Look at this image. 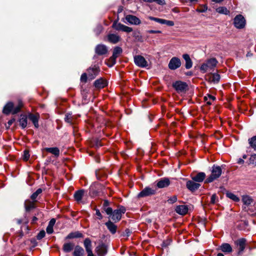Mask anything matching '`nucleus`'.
I'll use <instances>...</instances> for the list:
<instances>
[{"mask_svg":"<svg viewBox=\"0 0 256 256\" xmlns=\"http://www.w3.org/2000/svg\"><path fill=\"white\" fill-rule=\"evenodd\" d=\"M148 18L150 19V20L155 21V22H158L160 24H162V23L163 19H162V18H154V17H152L151 16H148Z\"/></svg>","mask_w":256,"mask_h":256,"instance_id":"obj_44","label":"nucleus"},{"mask_svg":"<svg viewBox=\"0 0 256 256\" xmlns=\"http://www.w3.org/2000/svg\"><path fill=\"white\" fill-rule=\"evenodd\" d=\"M74 244L72 243H65L63 246V250L66 252H70L74 248Z\"/></svg>","mask_w":256,"mask_h":256,"instance_id":"obj_34","label":"nucleus"},{"mask_svg":"<svg viewBox=\"0 0 256 256\" xmlns=\"http://www.w3.org/2000/svg\"><path fill=\"white\" fill-rule=\"evenodd\" d=\"M37 220V218L36 216L33 217L32 218V222H34L35 221Z\"/></svg>","mask_w":256,"mask_h":256,"instance_id":"obj_64","label":"nucleus"},{"mask_svg":"<svg viewBox=\"0 0 256 256\" xmlns=\"http://www.w3.org/2000/svg\"><path fill=\"white\" fill-rule=\"evenodd\" d=\"M125 19L126 22L130 24L139 25L141 24V20L140 18L134 15H126L125 17Z\"/></svg>","mask_w":256,"mask_h":256,"instance_id":"obj_13","label":"nucleus"},{"mask_svg":"<svg viewBox=\"0 0 256 256\" xmlns=\"http://www.w3.org/2000/svg\"><path fill=\"white\" fill-rule=\"evenodd\" d=\"M208 81L214 84H218L220 80V75L218 73H212L208 76Z\"/></svg>","mask_w":256,"mask_h":256,"instance_id":"obj_18","label":"nucleus"},{"mask_svg":"<svg viewBox=\"0 0 256 256\" xmlns=\"http://www.w3.org/2000/svg\"><path fill=\"white\" fill-rule=\"evenodd\" d=\"M95 52L98 55H103L107 53L108 48L104 44H98L96 47Z\"/></svg>","mask_w":256,"mask_h":256,"instance_id":"obj_19","label":"nucleus"},{"mask_svg":"<svg viewBox=\"0 0 256 256\" xmlns=\"http://www.w3.org/2000/svg\"><path fill=\"white\" fill-rule=\"evenodd\" d=\"M104 210L106 213V214L110 215V216H112L113 212L112 209L110 207L104 208Z\"/></svg>","mask_w":256,"mask_h":256,"instance_id":"obj_50","label":"nucleus"},{"mask_svg":"<svg viewBox=\"0 0 256 256\" xmlns=\"http://www.w3.org/2000/svg\"><path fill=\"white\" fill-rule=\"evenodd\" d=\"M234 24L236 28H242L245 26L246 20L242 15H237L234 20Z\"/></svg>","mask_w":256,"mask_h":256,"instance_id":"obj_7","label":"nucleus"},{"mask_svg":"<svg viewBox=\"0 0 256 256\" xmlns=\"http://www.w3.org/2000/svg\"><path fill=\"white\" fill-rule=\"evenodd\" d=\"M109 204V202L108 200H106L104 201V204H103V207L104 208H108V206Z\"/></svg>","mask_w":256,"mask_h":256,"instance_id":"obj_59","label":"nucleus"},{"mask_svg":"<svg viewBox=\"0 0 256 256\" xmlns=\"http://www.w3.org/2000/svg\"><path fill=\"white\" fill-rule=\"evenodd\" d=\"M147 33L148 34H160L162 32L160 30H148L146 31Z\"/></svg>","mask_w":256,"mask_h":256,"instance_id":"obj_54","label":"nucleus"},{"mask_svg":"<svg viewBox=\"0 0 256 256\" xmlns=\"http://www.w3.org/2000/svg\"><path fill=\"white\" fill-rule=\"evenodd\" d=\"M206 10H207V6H204V8L203 9L202 8H201L200 10L197 9L196 11L198 12H205Z\"/></svg>","mask_w":256,"mask_h":256,"instance_id":"obj_57","label":"nucleus"},{"mask_svg":"<svg viewBox=\"0 0 256 256\" xmlns=\"http://www.w3.org/2000/svg\"><path fill=\"white\" fill-rule=\"evenodd\" d=\"M212 2H214L216 3H219L223 1L224 0H212Z\"/></svg>","mask_w":256,"mask_h":256,"instance_id":"obj_63","label":"nucleus"},{"mask_svg":"<svg viewBox=\"0 0 256 256\" xmlns=\"http://www.w3.org/2000/svg\"><path fill=\"white\" fill-rule=\"evenodd\" d=\"M170 184V181L168 178H161L156 183L157 187L160 188L168 187Z\"/></svg>","mask_w":256,"mask_h":256,"instance_id":"obj_17","label":"nucleus"},{"mask_svg":"<svg viewBox=\"0 0 256 256\" xmlns=\"http://www.w3.org/2000/svg\"><path fill=\"white\" fill-rule=\"evenodd\" d=\"M56 223V220L54 218H52L50 220L48 223V226L53 227Z\"/></svg>","mask_w":256,"mask_h":256,"instance_id":"obj_55","label":"nucleus"},{"mask_svg":"<svg viewBox=\"0 0 256 256\" xmlns=\"http://www.w3.org/2000/svg\"><path fill=\"white\" fill-rule=\"evenodd\" d=\"M222 170L220 166H214L212 168L211 174L207 178L206 182H211L218 178L222 174Z\"/></svg>","mask_w":256,"mask_h":256,"instance_id":"obj_2","label":"nucleus"},{"mask_svg":"<svg viewBox=\"0 0 256 256\" xmlns=\"http://www.w3.org/2000/svg\"><path fill=\"white\" fill-rule=\"evenodd\" d=\"M44 150L48 152H49L56 156H58L60 154V150L58 148H46Z\"/></svg>","mask_w":256,"mask_h":256,"instance_id":"obj_30","label":"nucleus"},{"mask_svg":"<svg viewBox=\"0 0 256 256\" xmlns=\"http://www.w3.org/2000/svg\"><path fill=\"white\" fill-rule=\"evenodd\" d=\"M20 124L22 128H24L27 126V118L25 116H22L20 120Z\"/></svg>","mask_w":256,"mask_h":256,"instance_id":"obj_35","label":"nucleus"},{"mask_svg":"<svg viewBox=\"0 0 256 256\" xmlns=\"http://www.w3.org/2000/svg\"><path fill=\"white\" fill-rule=\"evenodd\" d=\"M105 224L108 230L112 234H114L116 232L117 226L112 222L108 220Z\"/></svg>","mask_w":256,"mask_h":256,"instance_id":"obj_24","label":"nucleus"},{"mask_svg":"<svg viewBox=\"0 0 256 256\" xmlns=\"http://www.w3.org/2000/svg\"><path fill=\"white\" fill-rule=\"evenodd\" d=\"M14 121H15L14 118H12V119L10 120H8V127L9 128L14 123Z\"/></svg>","mask_w":256,"mask_h":256,"instance_id":"obj_58","label":"nucleus"},{"mask_svg":"<svg viewBox=\"0 0 256 256\" xmlns=\"http://www.w3.org/2000/svg\"><path fill=\"white\" fill-rule=\"evenodd\" d=\"M182 64L180 60L178 57H172L168 64V68L171 70H175L179 68Z\"/></svg>","mask_w":256,"mask_h":256,"instance_id":"obj_9","label":"nucleus"},{"mask_svg":"<svg viewBox=\"0 0 256 256\" xmlns=\"http://www.w3.org/2000/svg\"><path fill=\"white\" fill-rule=\"evenodd\" d=\"M99 72V68L96 66L92 68H90L87 70L88 78L91 80L94 79L98 74Z\"/></svg>","mask_w":256,"mask_h":256,"instance_id":"obj_14","label":"nucleus"},{"mask_svg":"<svg viewBox=\"0 0 256 256\" xmlns=\"http://www.w3.org/2000/svg\"><path fill=\"white\" fill-rule=\"evenodd\" d=\"M95 250L98 256H104L107 253L108 248L104 244L101 243L96 247Z\"/></svg>","mask_w":256,"mask_h":256,"instance_id":"obj_15","label":"nucleus"},{"mask_svg":"<svg viewBox=\"0 0 256 256\" xmlns=\"http://www.w3.org/2000/svg\"><path fill=\"white\" fill-rule=\"evenodd\" d=\"M244 162V160L242 158H240L238 160V163L240 164H242Z\"/></svg>","mask_w":256,"mask_h":256,"instance_id":"obj_61","label":"nucleus"},{"mask_svg":"<svg viewBox=\"0 0 256 256\" xmlns=\"http://www.w3.org/2000/svg\"><path fill=\"white\" fill-rule=\"evenodd\" d=\"M162 24H166L168 26H174V22L172 20H166L163 19Z\"/></svg>","mask_w":256,"mask_h":256,"instance_id":"obj_45","label":"nucleus"},{"mask_svg":"<svg viewBox=\"0 0 256 256\" xmlns=\"http://www.w3.org/2000/svg\"><path fill=\"white\" fill-rule=\"evenodd\" d=\"M204 99L208 104L210 105L212 104V102L216 100V98L210 94H208L207 96H204Z\"/></svg>","mask_w":256,"mask_h":256,"instance_id":"obj_39","label":"nucleus"},{"mask_svg":"<svg viewBox=\"0 0 256 256\" xmlns=\"http://www.w3.org/2000/svg\"><path fill=\"white\" fill-rule=\"evenodd\" d=\"M182 58L186 61L185 67L186 69L190 68L192 66V62L188 54H184Z\"/></svg>","mask_w":256,"mask_h":256,"instance_id":"obj_26","label":"nucleus"},{"mask_svg":"<svg viewBox=\"0 0 256 256\" xmlns=\"http://www.w3.org/2000/svg\"><path fill=\"white\" fill-rule=\"evenodd\" d=\"M220 249L222 252L227 253H230L232 250L231 246L228 243H224L222 244Z\"/></svg>","mask_w":256,"mask_h":256,"instance_id":"obj_28","label":"nucleus"},{"mask_svg":"<svg viewBox=\"0 0 256 256\" xmlns=\"http://www.w3.org/2000/svg\"><path fill=\"white\" fill-rule=\"evenodd\" d=\"M156 190L150 187H146L138 194V198H143L151 196L156 194Z\"/></svg>","mask_w":256,"mask_h":256,"instance_id":"obj_12","label":"nucleus"},{"mask_svg":"<svg viewBox=\"0 0 256 256\" xmlns=\"http://www.w3.org/2000/svg\"><path fill=\"white\" fill-rule=\"evenodd\" d=\"M217 200L218 196L216 194H213L211 196L210 203L212 204H214L216 202Z\"/></svg>","mask_w":256,"mask_h":256,"instance_id":"obj_49","label":"nucleus"},{"mask_svg":"<svg viewBox=\"0 0 256 256\" xmlns=\"http://www.w3.org/2000/svg\"><path fill=\"white\" fill-rule=\"evenodd\" d=\"M64 120L66 122L72 124L73 120V116L72 114L66 113L65 115Z\"/></svg>","mask_w":256,"mask_h":256,"instance_id":"obj_41","label":"nucleus"},{"mask_svg":"<svg viewBox=\"0 0 256 256\" xmlns=\"http://www.w3.org/2000/svg\"><path fill=\"white\" fill-rule=\"evenodd\" d=\"M122 50L119 46H116L114 49L112 56L110 58L109 62H111L110 64H108V66H112L116 62V58L122 53Z\"/></svg>","mask_w":256,"mask_h":256,"instance_id":"obj_8","label":"nucleus"},{"mask_svg":"<svg viewBox=\"0 0 256 256\" xmlns=\"http://www.w3.org/2000/svg\"><path fill=\"white\" fill-rule=\"evenodd\" d=\"M206 174L204 172H200L196 175L191 176L192 180L197 182H203L206 178Z\"/></svg>","mask_w":256,"mask_h":256,"instance_id":"obj_20","label":"nucleus"},{"mask_svg":"<svg viewBox=\"0 0 256 256\" xmlns=\"http://www.w3.org/2000/svg\"><path fill=\"white\" fill-rule=\"evenodd\" d=\"M84 194V190H80L76 191L74 194V197L75 200L78 202H80L81 201L82 196Z\"/></svg>","mask_w":256,"mask_h":256,"instance_id":"obj_32","label":"nucleus"},{"mask_svg":"<svg viewBox=\"0 0 256 256\" xmlns=\"http://www.w3.org/2000/svg\"><path fill=\"white\" fill-rule=\"evenodd\" d=\"M34 202H32L29 200H27L24 202V207L26 212L30 211L32 209L34 208Z\"/></svg>","mask_w":256,"mask_h":256,"instance_id":"obj_27","label":"nucleus"},{"mask_svg":"<svg viewBox=\"0 0 256 256\" xmlns=\"http://www.w3.org/2000/svg\"><path fill=\"white\" fill-rule=\"evenodd\" d=\"M126 212V208L124 206H120L114 210L111 219L115 222H118L122 218V215Z\"/></svg>","mask_w":256,"mask_h":256,"instance_id":"obj_5","label":"nucleus"},{"mask_svg":"<svg viewBox=\"0 0 256 256\" xmlns=\"http://www.w3.org/2000/svg\"><path fill=\"white\" fill-rule=\"evenodd\" d=\"M172 86L178 93H184L188 89L186 83L180 80L174 82Z\"/></svg>","mask_w":256,"mask_h":256,"instance_id":"obj_4","label":"nucleus"},{"mask_svg":"<svg viewBox=\"0 0 256 256\" xmlns=\"http://www.w3.org/2000/svg\"><path fill=\"white\" fill-rule=\"evenodd\" d=\"M45 232L44 230H41L39 232L36 236V238L38 240H40L42 239L45 236Z\"/></svg>","mask_w":256,"mask_h":256,"instance_id":"obj_46","label":"nucleus"},{"mask_svg":"<svg viewBox=\"0 0 256 256\" xmlns=\"http://www.w3.org/2000/svg\"><path fill=\"white\" fill-rule=\"evenodd\" d=\"M46 230L47 233L48 234H51L54 232V230H53V227L50 226H47Z\"/></svg>","mask_w":256,"mask_h":256,"instance_id":"obj_53","label":"nucleus"},{"mask_svg":"<svg viewBox=\"0 0 256 256\" xmlns=\"http://www.w3.org/2000/svg\"><path fill=\"white\" fill-rule=\"evenodd\" d=\"M107 38L108 41L112 44L118 43L120 39V38L119 36L114 34H108Z\"/></svg>","mask_w":256,"mask_h":256,"instance_id":"obj_21","label":"nucleus"},{"mask_svg":"<svg viewBox=\"0 0 256 256\" xmlns=\"http://www.w3.org/2000/svg\"><path fill=\"white\" fill-rule=\"evenodd\" d=\"M250 163L256 166V154H254L250 156Z\"/></svg>","mask_w":256,"mask_h":256,"instance_id":"obj_43","label":"nucleus"},{"mask_svg":"<svg viewBox=\"0 0 256 256\" xmlns=\"http://www.w3.org/2000/svg\"><path fill=\"white\" fill-rule=\"evenodd\" d=\"M22 106V101H20L18 106L14 107V104L12 102H8L4 108L3 112L6 114L12 112L13 114H16L20 111L21 108Z\"/></svg>","mask_w":256,"mask_h":256,"instance_id":"obj_1","label":"nucleus"},{"mask_svg":"<svg viewBox=\"0 0 256 256\" xmlns=\"http://www.w3.org/2000/svg\"><path fill=\"white\" fill-rule=\"evenodd\" d=\"M30 158V154L28 151L24 150V152L23 158L24 160H28Z\"/></svg>","mask_w":256,"mask_h":256,"instance_id":"obj_51","label":"nucleus"},{"mask_svg":"<svg viewBox=\"0 0 256 256\" xmlns=\"http://www.w3.org/2000/svg\"><path fill=\"white\" fill-rule=\"evenodd\" d=\"M248 144L250 147L256 150V136H254L248 139Z\"/></svg>","mask_w":256,"mask_h":256,"instance_id":"obj_36","label":"nucleus"},{"mask_svg":"<svg viewBox=\"0 0 256 256\" xmlns=\"http://www.w3.org/2000/svg\"><path fill=\"white\" fill-rule=\"evenodd\" d=\"M107 84L106 82L102 79L100 78L94 82V85L98 88H102Z\"/></svg>","mask_w":256,"mask_h":256,"instance_id":"obj_25","label":"nucleus"},{"mask_svg":"<svg viewBox=\"0 0 256 256\" xmlns=\"http://www.w3.org/2000/svg\"><path fill=\"white\" fill-rule=\"evenodd\" d=\"M188 208L185 205H180L176 207L175 210L176 212L181 215H184L187 214L188 212Z\"/></svg>","mask_w":256,"mask_h":256,"instance_id":"obj_23","label":"nucleus"},{"mask_svg":"<svg viewBox=\"0 0 256 256\" xmlns=\"http://www.w3.org/2000/svg\"><path fill=\"white\" fill-rule=\"evenodd\" d=\"M96 215L97 216H98V218L100 220L102 219V215L100 211L98 210H96Z\"/></svg>","mask_w":256,"mask_h":256,"instance_id":"obj_56","label":"nucleus"},{"mask_svg":"<svg viewBox=\"0 0 256 256\" xmlns=\"http://www.w3.org/2000/svg\"><path fill=\"white\" fill-rule=\"evenodd\" d=\"M242 200L243 203L246 206H249L252 202V199L248 196H244Z\"/></svg>","mask_w":256,"mask_h":256,"instance_id":"obj_37","label":"nucleus"},{"mask_svg":"<svg viewBox=\"0 0 256 256\" xmlns=\"http://www.w3.org/2000/svg\"><path fill=\"white\" fill-rule=\"evenodd\" d=\"M87 74L86 73H84L82 74L80 77V80L86 82L87 80Z\"/></svg>","mask_w":256,"mask_h":256,"instance_id":"obj_52","label":"nucleus"},{"mask_svg":"<svg viewBox=\"0 0 256 256\" xmlns=\"http://www.w3.org/2000/svg\"><path fill=\"white\" fill-rule=\"evenodd\" d=\"M84 244L86 252H92V242L90 238H86L84 240Z\"/></svg>","mask_w":256,"mask_h":256,"instance_id":"obj_29","label":"nucleus"},{"mask_svg":"<svg viewBox=\"0 0 256 256\" xmlns=\"http://www.w3.org/2000/svg\"><path fill=\"white\" fill-rule=\"evenodd\" d=\"M82 237V234L79 232H70L69 234L66 239H72L74 238H78Z\"/></svg>","mask_w":256,"mask_h":256,"instance_id":"obj_33","label":"nucleus"},{"mask_svg":"<svg viewBox=\"0 0 256 256\" xmlns=\"http://www.w3.org/2000/svg\"><path fill=\"white\" fill-rule=\"evenodd\" d=\"M28 118L32 122L34 126L36 128H38L39 126L38 124V119L40 116L38 114H28Z\"/></svg>","mask_w":256,"mask_h":256,"instance_id":"obj_22","label":"nucleus"},{"mask_svg":"<svg viewBox=\"0 0 256 256\" xmlns=\"http://www.w3.org/2000/svg\"><path fill=\"white\" fill-rule=\"evenodd\" d=\"M200 184L197 182L192 180H188L186 184V186L191 192H194L198 190L200 186Z\"/></svg>","mask_w":256,"mask_h":256,"instance_id":"obj_16","label":"nucleus"},{"mask_svg":"<svg viewBox=\"0 0 256 256\" xmlns=\"http://www.w3.org/2000/svg\"><path fill=\"white\" fill-rule=\"evenodd\" d=\"M88 253V256H94V254H92V252H87Z\"/></svg>","mask_w":256,"mask_h":256,"instance_id":"obj_62","label":"nucleus"},{"mask_svg":"<svg viewBox=\"0 0 256 256\" xmlns=\"http://www.w3.org/2000/svg\"><path fill=\"white\" fill-rule=\"evenodd\" d=\"M246 240L244 238H239L234 242V244L238 248V254H240L244 250L246 245Z\"/></svg>","mask_w":256,"mask_h":256,"instance_id":"obj_10","label":"nucleus"},{"mask_svg":"<svg viewBox=\"0 0 256 256\" xmlns=\"http://www.w3.org/2000/svg\"><path fill=\"white\" fill-rule=\"evenodd\" d=\"M226 196L234 202L240 201V198L234 194L232 192H227L226 194Z\"/></svg>","mask_w":256,"mask_h":256,"instance_id":"obj_40","label":"nucleus"},{"mask_svg":"<svg viewBox=\"0 0 256 256\" xmlns=\"http://www.w3.org/2000/svg\"><path fill=\"white\" fill-rule=\"evenodd\" d=\"M112 28L118 31H122L128 33L130 32L133 30L132 28L128 26L121 23L115 21L114 22L112 25Z\"/></svg>","mask_w":256,"mask_h":256,"instance_id":"obj_6","label":"nucleus"},{"mask_svg":"<svg viewBox=\"0 0 256 256\" xmlns=\"http://www.w3.org/2000/svg\"><path fill=\"white\" fill-rule=\"evenodd\" d=\"M90 195L92 196L96 194H95L94 190H93L92 188H90Z\"/></svg>","mask_w":256,"mask_h":256,"instance_id":"obj_60","label":"nucleus"},{"mask_svg":"<svg viewBox=\"0 0 256 256\" xmlns=\"http://www.w3.org/2000/svg\"><path fill=\"white\" fill-rule=\"evenodd\" d=\"M135 64L141 68L146 67L148 65V62L146 59L142 56H136L134 57Z\"/></svg>","mask_w":256,"mask_h":256,"instance_id":"obj_11","label":"nucleus"},{"mask_svg":"<svg viewBox=\"0 0 256 256\" xmlns=\"http://www.w3.org/2000/svg\"><path fill=\"white\" fill-rule=\"evenodd\" d=\"M42 192V190L41 188L38 189L36 192L33 193L31 196V198L33 201H36V199L38 197V195L41 194Z\"/></svg>","mask_w":256,"mask_h":256,"instance_id":"obj_42","label":"nucleus"},{"mask_svg":"<svg viewBox=\"0 0 256 256\" xmlns=\"http://www.w3.org/2000/svg\"><path fill=\"white\" fill-rule=\"evenodd\" d=\"M177 201V197L176 196H172L170 198H168V202L169 204H174Z\"/></svg>","mask_w":256,"mask_h":256,"instance_id":"obj_48","label":"nucleus"},{"mask_svg":"<svg viewBox=\"0 0 256 256\" xmlns=\"http://www.w3.org/2000/svg\"><path fill=\"white\" fill-rule=\"evenodd\" d=\"M102 30V26L101 25H98L96 26L94 30V32L96 34L98 35Z\"/></svg>","mask_w":256,"mask_h":256,"instance_id":"obj_47","label":"nucleus"},{"mask_svg":"<svg viewBox=\"0 0 256 256\" xmlns=\"http://www.w3.org/2000/svg\"><path fill=\"white\" fill-rule=\"evenodd\" d=\"M217 64L218 61L215 58H210L206 62L201 65L200 70L203 72H205L208 70H211L216 66Z\"/></svg>","mask_w":256,"mask_h":256,"instance_id":"obj_3","label":"nucleus"},{"mask_svg":"<svg viewBox=\"0 0 256 256\" xmlns=\"http://www.w3.org/2000/svg\"><path fill=\"white\" fill-rule=\"evenodd\" d=\"M84 252V250L82 247L77 246L75 247L74 250V256H83Z\"/></svg>","mask_w":256,"mask_h":256,"instance_id":"obj_31","label":"nucleus"},{"mask_svg":"<svg viewBox=\"0 0 256 256\" xmlns=\"http://www.w3.org/2000/svg\"><path fill=\"white\" fill-rule=\"evenodd\" d=\"M216 12L219 14H228L230 12L229 10H228V9L224 6L218 8L216 9Z\"/></svg>","mask_w":256,"mask_h":256,"instance_id":"obj_38","label":"nucleus"}]
</instances>
